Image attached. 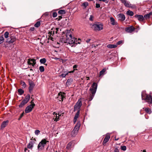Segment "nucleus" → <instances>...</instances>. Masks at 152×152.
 <instances>
[{"label": "nucleus", "instance_id": "obj_1", "mask_svg": "<svg viewBox=\"0 0 152 152\" xmlns=\"http://www.w3.org/2000/svg\"><path fill=\"white\" fill-rule=\"evenodd\" d=\"M66 32V39H61V42L63 43L69 44L72 47L74 46L75 45H76L77 43H75V40H76L74 37H73L71 34V31L69 30H67Z\"/></svg>", "mask_w": 152, "mask_h": 152}, {"label": "nucleus", "instance_id": "obj_2", "mask_svg": "<svg viewBox=\"0 0 152 152\" xmlns=\"http://www.w3.org/2000/svg\"><path fill=\"white\" fill-rule=\"evenodd\" d=\"M97 88V85L94 82L89 89V91L92 94H90L88 98V101H90L93 99L96 93Z\"/></svg>", "mask_w": 152, "mask_h": 152}, {"label": "nucleus", "instance_id": "obj_3", "mask_svg": "<svg viewBox=\"0 0 152 152\" xmlns=\"http://www.w3.org/2000/svg\"><path fill=\"white\" fill-rule=\"evenodd\" d=\"M48 142L49 141L46 140L45 139H42L38 145L37 148L38 150L40 151L44 149V146L46 144L47 142Z\"/></svg>", "mask_w": 152, "mask_h": 152}, {"label": "nucleus", "instance_id": "obj_4", "mask_svg": "<svg viewBox=\"0 0 152 152\" xmlns=\"http://www.w3.org/2000/svg\"><path fill=\"white\" fill-rule=\"evenodd\" d=\"M92 28L95 31H101L103 29V25L100 23L98 22L94 24Z\"/></svg>", "mask_w": 152, "mask_h": 152}, {"label": "nucleus", "instance_id": "obj_5", "mask_svg": "<svg viewBox=\"0 0 152 152\" xmlns=\"http://www.w3.org/2000/svg\"><path fill=\"white\" fill-rule=\"evenodd\" d=\"M30 98V96L29 94L27 95L22 101L21 103L19 105V107H23L24 105L26 104L29 101Z\"/></svg>", "mask_w": 152, "mask_h": 152}, {"label": "nucleus", "instance_id": "obj_6", "mask_svg": "<svg viewBox=\"0 0 152 152\" xmlns=\"http://www.w3.org/2000/svg\"><path fill=\"white\" fill-rule=\"evenodd\" d=\"M16 40V38L15 35L13 34H12L10 35V38L7 39V42L9 44L12 43Z\"/></svg>", "mask_w": 152, "mask_h": 152}, {"label": "nucleus", "instance_id": "obj_7", "mask_svg": "<svg viewBox=\"0 0 152 152\" xmlns=\"http://www.w3.org/2000/svg\"><path fill=\"white\" fill-rule=\"evenodd\" d=\"M82 105V102L81 99H79L77 102L76 104L74 106V111L80 110V108Z\"/></svg>", "mask_w": 152, "mask_h": 152}, {"label": "nucleus", "instance_id": "obj_8", "mask_svg": "<svg viewBox=\"0 0 152 152\" xmlns=\"http://www.w3.org/2000/svg\"><path fill=\"white\" fill-rule=\"evenodd\" d=\"M35 105V104L28 106L25 109V112L26 113H28L31 112Z\"/></svg>", "mask_w": 152, "mask_h": 152}, {"label": "nucleus", "instance_id": "obj_9", "mask_svg": "<svg viewBox=\"0 0 152 152\" xmlns=\"http://www.w3.org/2000/svg\"><path fill=\"white\" fill-rule=\"evenodd\" d=\"M65 93L60 92L58 94V98L59 100L61 101H62L63 99L65 97Z\"/></svg>", "mask_w": 152, "mask_h": 152}, {"label": "nucleus", "instance_id": "obj_10", "mask_svg": "<svg viewBox=\"0 0 152 152\" xmlns=\"http://www.w3.org/2000/svg\"><path fill=\"white\" fill-rule=\"evenodd\" d=\"M121 2L123 3L125 6L128 7H132V5L130 4L129 2L126 0H120Z\"/></svg>", "mask_w": 152, "mask_h": 152}, {"label": "nucleus", "instance_id": "obj_11", "mask_svg": "<svg viewBox=\"0 0 152 152\" xmlns=\"http://www.w3.org/2000/svg\"><path fill=\"white\" fill-rule=\"evenodd\" d=\"M135 30L134 28L132 26H129L125 28V31L128 33H131L134 31Z\"/></svg>", "mask_w": 152, "mask_h": 152}, {"label": "nucleus", "instance_id": "obj_12", "mask_svg": "<svg viewBox=\"0 0 152 152\" xmlns=\"http://www.w3.org/2000/svg\"><path fill=\"white\" fill-rule=\"evenodd\" d=\"M28 64L29 65H31L34 66L36 64V60L34 59L29 58L27 61Z\"/></svg>", "mask_w": 152, "mask_h": 152}, {"label": "nucleus", "instance_id": "obj_13", "mask_svg": "<svg viewBox=\"0 0 152 152\" xmlns=\"http://www.w3.org/2000/svg\"><path fill=\"white\" fill-rule=\"evenodd\" d=\"M29 86L28 88L29 91V92L31 93L35 86V84L33 82L30 81L29 82Z\"/></svg>", "mask_w": 152, "mask_h": 152}, {"label": "nucleus", "instance_id": "obj_14", "mask_svg": "<svg viewBox=\"0 0 152 152\" xmlns=\"http://www.w3.org/2000/svg\"><path fill=\"white\" fill-rule=\"evenodd\" d=\"M134 17L137 18L138 20L140 22L144 20L143 16L141 15H136Z\"/></svg>", "mask_w": 152, "mask_h": 152}, {"label": "nucleus", "instance_id": "obj_15", "mask_svg": "<svg viewBox=\"0 0 152 152\" xmlns=\"http://www.w3.org/2000/svg\"><path fill=\"white\" fill-rule=\"evenodd\" d=\"M110 135L109 134H106V136L103 142V145H104L108 141L110 138Z\"/></svg>", "mask_w": 152, "mask_h": 152}, {"label": "nucleus", "instance_id": "obj_16", "mask_svg": "<svg viewBox=\"0 0 152 152\" xmlns=\"http://www.w3.org/2000/svg\"><path fill=\"white\" fill-rule=\"evenodd\" d=\"M34 141L33 140L31 141L27 145V148H28L32 149L33 147V145L34 143Z\"/></svg>", "mask_w": 152, "mask_h": 152}, {"label": "nucleus", "instance_id": "obj_17", "mask_svg": "<svg viewBox=\"0 0 152 152\" xmlns=\"http://www.w3.org/2000/svg\"><path fill=\"white\" fill-rule=\"evenodd\" d=\"M118 18L119 20L121 21H124L125 19L124 15L123 14H120L118 15Z\"/></svg>", "mask_w": 152, "mask_h": 152}, {"label": "nucleus", "instance_id": "obj_18", "mask_svg": "<svg viewBox=\"0 0 152 152\" xmlns=\"http://www.w3.org/2000/svg\"><path fill=\"white\" fill-rule=\"evenodd\" d=\"M9 122V121L7 120L6 121H4L1 124V129L4 128L8 124Z\"/></svg>", "mask_w": 152, "mask_h": 152}, {"label": "nucleus", "instance_id": "obj_19", "mask_svg": "<svg viewBox=\"0 0 152 152\" xmlns=\"http://www.w3.org/2000/svg\"><path fill=\"white\" fill-rule=\"evenodd\" d=\"M115 19L113 17H110V21L111 24L114 26V25H116L117 24V22L115 21Z\"/></svg>", "mask_w": 152, "mask_h": 152}, {"label": "nucleus", "instance_id": "obj_20", "mask_svg": "<svg viewBox=\"0 0 152 152\" xmlns=\"http://www.w3.org/2000/svg\"><path fill=\"white\" fill-rule=\"evenodd\" d=\"M80 113V110H78L77 112L75 114L74 120V123H75L76 122L77 118H78Z\"/></svg>", "mask_w": 152, "mask_h": 152}, {"label": "nucleus", "instance_id": "obj_21", "mask_svg": "<svg viewBox=\"0 0 152 152\" xmlns=\"http://www.w3.org/2000/svg\"><path fill=\"white\" fill-rule=\"evenodd\" d=\"M80 126V122H77V123L76 124L74 128V129L73 130H76L78 132V130H79V128Z\"/></svg>", "mask_w": 152, "mask_h": 152}, {"label": "nucleus", "instance_id": "obj_22", "mask_svg": "<svg viewBox=\"0 0 152 152\" xmlns=\"http://www.w3.org/2000/svg\"><path fill=\"white\" fill-rule=\"evenodd\" d=\"M59 29L58 28H56L55 29L54 31H52L50 32V34L49 35V36H51V35L53 34H54V32H55L56 33V34L57 32L58 31Z\"/></svg>", "mask_w": 152, "mask_h": 152}, {"label": "nucleus", "instance_id": "obj_23", "mask_svg": "<svg viewBox=\"0 0 152 152\" xmlns=\"http://www.w3.org/2000/svg\"><path fill=\"white\" fill-rule=\"evenodd\" d=\"M117 45L109 44L107 45V47L109 48H115L117 47Z\"/></svg>", "mask_w": 152, "mask_h": 152}, {"label": "nucleus", "instance_id": "obj_24", "mask_svg": "<svg viewBox=\"0 0 152 152\" xmlns=\"http://www.w3.org/2000/svg\"><path fill=\"white\" fill-rule=\"evenodd\" d=\"M53 115H56V118L55 119L54 121H57L59 120V117L61 115H59V114H58V116L57 115V114L55 112H54L53 113Z\"/></svg>", "mask_w": 152, "mask_h": 152}, {"label": "nucleus", "instance_id": "obj_25", "mask_svg": "<svg viewBox=\"0 0 152 152\" xmlns=\"http://www.w3.org/2000/svg\"><path fill=\"white\" fill-rule=\"evenodd\" d=\"M78 132V131H77L76 130H73L71 133V135L73 137H75V135L77 134Z\"/></svg>", "mask_w": 152, "mask_h": 152}, {"label": "nucleus", "instance_id": "obj_26", "mask_svg": "<svg viewBox=\"0 0 152 152\" xmlns=\"http://www.w3.org/2000/svg\"><path fill=\"white\" fill-rule=\"evenodd\" d=\"M72 142H69L67 145L66 148L69 150L71 149L72 145Z\"/></svg>", "mask_w": 152, "mask_h": 152}, {"label": "nucleus", "instance_id": "obj_27", "mask_svg": "<svg viewBox=\"0 0 152 152\" xmlns=\"http://www.w3.org/2000/svg\"><path fill=\"white\" fill-rule=\"evenodd\" d=\"M73 79L72 78L68 79L66 82V84L67 85H70L72 82Z\"/></svg>", "mask_w": 152, "mask_h": 152}, {"label": "nucleus", "instance_id": "obj_28", "mask_svg": "<svg viewBox=\"0 0 152 152\" xmlns=\"http://www.w3.org/2000/svg\"><path fill=\"white\" fill-rule=\"evenodd\" d=\"M126 14L127 15H130V16H132L134 15L133 12L130 10H128L126 12Z\"/></svg>", "mask_w": 152, "mask_h": 152}, {"label": "nucleus", "instance_id": "obj_29", "mask_svg": "<svg viewBox=\"0 0 152 152\" xmlns=\"http://www.w3.org/2000/svg\"><path fill=\"white\" fill-rule=\"evenodd\" d=\"M152 14V13L151 12H150L148 14L145 15H144V18H145L146 19H148L150 17V16Z\"/></svg>", "mask_w": 152, "mask_h": 152}, {"label": "nucleus", "instance_id": "obj_30", "mask_svg": "<svg viewBox=\"0 0 152 152\" xmlns=\"http://www.w3.org/2000/svg\"><path fill=\"white\" fill-rule=\"evenodd\" d=\"M145 110L147 113L149 114H151V110L147 108H145Z\"/></svg>", "mask_w": 152, "mask_h": 152}, {"label": "nucleus", "instance_id": "obj_31", "mask_svg": "<svg viewBox=\"0 0 152 152\" xmlns=\"http://www.w3.org/2000/svg\"><path fill=\"white\" fill-rule=\"evenodd\" d=\"M18 91L20 95H22L24 92V91L21 88L18 89Z\"/></svg>", "mask_w": 152, "mask_h": 152}, {"label": "nucleus", "instance_id": "obj_32", "mask_svg": "<svg viewBox=\"0 0 152 152\" xmlns=\"http://www.w3.org/2000/svg\"><path fill=\"white\" fill-rule=\"evenodd\" d=\"M39 61L41 64H44L46 62V60L45 58H43L41 59Z\"/></svg>", "mask_w": 152, "mask_h": 152}, {"label": "nucleus", "instance_id": "obj_33", "mask_svg": "<svg viewBox=\"0 0 152 152\" xmlns=\"http://www.w3.org/2000/svg\"><path fill=\"white\" fill-rule=\"evenodd\" d=\"M20 85L22 86L23 88H25L26 86V85L25 82L23 81L21 82Z\"/></svg>", "mask_w": 152, "mask_h": 152}, {"label": "nucleus", "instance_id": "obj_34", "mask_svg": "<svg viewBox=\"0 0 152 152\" xmlns=\"http://www.w3.org/2000/svg\"><path fill=\"white\" fill-rule=\"evenodd\" d=\"M65 11L64 10H61L58 11V13L60 14H65Z\"/></svg>", "mask_w": 152, "mask_h": 152}, {"label": "nucleus", "instance_id": "obj_35", "mask_svg": "<svg viewBox=\"0 0 152 152\" xmlns=\"http://www.w3.org/2000/svg\"><path fill=\"white\" fill-rule=\"evenodd\" d=\"M39 70L40 72H43L45 70V69L43 66H41L39 67Z\"/></svg>", "mask_w": 152, "mask_h": 152}, {"label": "nucleus", "instance_id": "obj_36", "mask_svg": "<svg viewBox=\"0 0 152 152\" xmlns=\"http://www.w3.org/2000/svg\"><path fill=\"white\" fill-rule=\"evenodd\" d=\"M88 2H85L82 4V6L84 7L85 8L87 6H88Z\"/></svg>", "mask_w": 152, "mask_h": 152}, {"label": "nucleus", "instance_id": "obj_37", "mask_svg": "<svg viewBox=\"0 0 152 152\" xmlns=\"http://www.w3.org/2000/svg\"><path fill=\"white\" fill-rule=\"evenodd\" d=\"M40 25V21H37L34 25V26L36 27H38Z\"/></svg>", "mask_w": 152, "mask_h": 152}, {"label": "nucleus", "instance_id": "obj_38", "mask_svg": "<svg viewBox=\"0 0 152 152\" xmlns=\"http://www.w3.org/2000/svg\"><path fill=\"white\" fill-rule=\"evenodd\" d=\"M9 33L8 31H6L5 32L4 35L5 38H7L9 37Z\"/></svg>", "mask_w": 152, "mask_h": 152}, {"label": "nucleus", "instance_id": "obj_39", "mask_svg": "<svg viewBox=\"0 0 152 152\" xmlns=\"http://www.w3.org/2000/svg\"><path fill=\"white\" fill-rule=\"evenodd\" d=\"M106 69H102L99 73L100 74V75L101 76L103 75L104 73L106 71Z\"/></svg>", "mask_w": 152, "mask_h": 152}, {"label": "nucleus", "instance_id": "obj_40", "mask_svg": "<svg viewBox=\"0 0 152 152\" xmlns=\"http://www.w3.org/2000/svg\"><path fill=\"white\" fill-rule=\"evenodd\" d=\"M74 72V70L67 72L66 71H64V73L66 76V75H68V74L69 73H73Z\"/></svg>", "mask_w": 152, "mask_h": 152}, {"label": "nucleus", "instance_id": "obj_41", "mask_svg": "<svg viewBox=\"0 0 152 152\" xmlns=\"http://www.w3.org/2000/svg\"><path fill=\"white\" fill-rule=\"evenodd\" d=\"M4 39L3 37H0V44L2 43L4 41Z\"/></svg>", "mask_w": 152, "mask_h": 152}, {"label": "nucleus", "instance_id": "obj_42", "mask_svg": "<svg viewBox=\"0 0 152 152\" xmlns=\"http://www.w3.org/2000/svg\"><path fill=\"white\" fill-rule=\"evenodd\" d=\"M121 148L122 150L125 151L126 150V147L125 145L121 146Z\"/></svg>", "mask_w": 152, "mask_h": 152}, {"label": "nucleus", "instance_id": "obj_43", "mask_svg": "<svg viewBox=\"0 0 152 152\" xmlns=\"http://www.w3.org/2000/svg\"><path fill=\"white\" fill-rule=\"evenodd\" d=\"M34 133L36 135H38L40 133V131L38 130H36L35 131Z\"/></svg>", "mask_w": 152, "mask_h": 152}, {"label": "nucleus", "instance_id": "obj_44", "mask_svg": "<svg viewBox=\"0 0 152 152\" xmlns=\"http://www.w3.org/2000/svg\"><path fill=\"white\" fill-rule=\"evenodd\" d=\"M57 15V14L56 12H54L53 14V17L54 18L56 17Z\"/></svg>", "mask_w": 152, "mask_h": 152}, {"label": "nucleus", "instance_id": "obj_45", "mask_svg": "<svg viewBox=\"0 0 152 152\" xmlns=\"http://www.w3.org/2000/svg\"><path fill=\"white\" fill-rule=\"evenodd\" d=\"M123 41L122 40L118 42L117 43V45H119L123 43Z\"/></svg>", "mask_w": 152, "mask_h": 152}, {"label": "nucleus", "instance_id": "obj_46", "mask_svg": "<svg viewBox=\"0 0 152 152\" xmlns=\"http://www.w3.org/2000/svg\"><path fill=\"white\" fill-rule=\"evenodd\" d=\"M100 4H99L96 3V7L97 8H99L100 7Z\"/></svg>", "mask_w": 152, "mask_h": 152}, {"label": "nucleus", "instance_id": "obj_47", "mask_svg": "<svg viewBox=\"0 0 152 152\" xmlns=\"http://www.w3.org/2000/svg\"><path fill=\"white\" fill-rule=\"evenodd\" d=\"M66 75L64 74L63 73L61 74L60 75V76L61 77H66Z\"/></svg>", "mask_w": 152, "mask_h": 152}, {"label": "nucleus", "instance_id": "obj_48", "mask_svg": "<svg viewBox=\"0 0 152 152\" xmlns=\"http://www.w3.org/2000/svg\"><path fill=\"white\" fill-rule=\"evenodd\" d=\"M114 152H119V150L117 148H115L114 149Z\"/></svg>", "mask_w": 152, "mask_h": 152}, {"label": "nucleus", "instance_id": "obj_49", "mask_svg": "<svg viewBox=\"0 0 152 152\" xmlns=\"http://www.w3.org/2000/svg\"><path fill=\"white\" fill-rule=\"evenodd\" d=\"M93 17V16L92 15H91L90 16L89 18V20L91 21H92Z\"/></svg>", "mask_w": 152, "mask_h": 152}, {"label": "nucleus", "instance_id": "obj_50", "mask_svg": "<svg viewBox=\"0 0 152 152\" xmlns=\"http://www.w3.org/2000/svg\"><path fill=\"white\" fill-rule=\"evenodd\" d=\"M77 65H75L73 66V68L74 69V71L75 70V68H76L77 67Z\"/></svg>", "mask_w": 152, "mask_h": 152}, {"label": "nucleus", "instance_id": "obj_51", "mask_svg": "<svg viewBox=\"0 0 152 152\" xmlns=\"http://www.w3.org/2000/svg\"><path fill=\"white\" fill-rule=\"evenodd\" d=\"M91 39H87L86 40V42L87 43H88L90 41Z\"/></svg>", "mask_w": 152, "mask_h": 152}, {"label": "nucleus", "instance_id": "obj_52", "mask_svg": "<svg viewBox=\"0 0 152 152\" xmlns=\"http://www.w3.org/2000/svg\"><path fill=\"white\" fill-rule=\"evenodd\" d=\"M99 1H102L104 2H105L106 1L107 2V0H98Z\"/></svg>", "mask_w": 152, "mask_h": 152}, {"label": "nucleus", "instance_id": "obj_53", "mask_svg": "<svg viewBox=\"0 0 152 152\" xmlns=\"http://www.w3.org/2000/svg\"><path fill=\"white\" fill-rule=\"evenodd\" d=\"M33 99L31 101V104L30 105H32V104H34V102H33Z\"/></svg>", "mask_w": 152, "mask_h": 152}, {"label": "nucleus", "instance_id": "obj_54", "mask_svg": "<svg viewBox=\"0 0 152 152\" xmlns=\"http://www.w3.org/2000/svg\"><path fill=\"white\" fill-rule=\"evenodd\" d=\"M23 115V113H22L21 115H20V118H21Z\"/></svg>", "mask_w": 152, "mask_h": 152}, {"label": "nucleus", "instance_id": "obj_55", "mask_svg": "<svg viewBox=\"0 0 152 152\" xmlns=\"http://www.w3.org/2000/svg\"><path fill=\"white\" fill-rule=\"evenodd\" d=\"M119 138H116V137H115V140H119Z\"/></svg>", "mask_w": 152, "mask_h": 152}, {"label": "nucleus", "instance_id": "obj_56", "mask_svg": "<svg viewBox=\"0 0 152 152\" xmlns=\"http://www.w3.org/2000/svg\"><path fill=\"white\" fill-rule=\"evenodd\" d=\"M27 150V148H25L24 149V151L26 152V151Z\"/></svg>", "mask_w": 152, "mask_h": 152}, {"label": "nucleus", "instance_id": "obj_57", "mask_svg": "<svg viewBox=\"0 0 152 152\" xmlns=\"http://www.w3.org/2000/svg\"><path fill=\"white\" fill-rule=\"evenodd\" d=\"M59 19H61L62 18V17L61 16H59Z\"/></svg>", "mask_w": 152, "mask_h": 152}, {"label": "nucleus", "instance_id": "obj_58", "mask_svg": "<svg viewBox=\"0 0 152 152\" xmlns=\"http://www.w3.org/2000/svg\"><path fill=\"white\" fill-rule=\"evenodd\" d=\"M142 152H146L145 150H144Z\"/></svg>", "mask_w": 152, "mask_h": 152}, {"label": "nucleus", "instance_id": "obj_59", "mask_svg": "<svg viewBox=\"0 0 152 152\" xmlns=\"http://www.w3.org/2000/svg\"><path fill=\"white\" fill-rule=\"evenodd\" d=\"M34 28H31V31H33V30H34Z\"/></svg>", "mask_w": 152, "mask_h": 152}, {"label": "nucleus", "instance_id": "obj_60", "mask_svg": "<svg viewBox=\"0 0 152 152\" xmlns=\"http://www.w3.org/2000/svg\"><path fill=\"white\" fill-rule=\"evenodd\" d=\"M87 80H89V77H87Z\"/></svg>", "mask_w": 152, "mask_h": 152}, {"label": "nucleus", "instance_id": "obj_61", "mask_svg": "<svg viewBox=\"0 0 152 152\" xmlns=\"http://www.w3.org/2000/svg\"><path fill=\"white\" fill-rule=\"evenodd\" d=\"M33 137H32V138H31V140H33Z\"/></svg>", "mask_w": 152, "mask_h": 152}, {"label": "nucleus", "instance_id": "obj_62", "mask_svg": "<svg viewBox=\"0 0 152 152\" xmlns=\"http://www.w3.org/2000/svg\"><path fill=\"white\" fill-rule=\"evenodd\" d=\"M52 39H53V38H51V40H53Z\"/></svg>", "mask_w": 152, "mask_h": 152}, {"label": "nucleus", "instance_id": "obj_63", "mask_svg": "<svg viewBox=\"0 0 152 152\" xmlns=\"http://www.w3.org/2000/svg\"><path fill=\"white\" fill-rule=\"evenodd\" d=\"M34 139V141H36V140L35 139Z\"/></svg>", "mask_w": 152, "mask_h": 152}, {"label": "nucleus", "instance_id": "obj_64", "mask_svg": "<svg viewBox=\"0 0 152 152\" xmlns=\"http://www.w3.org/2000/svg\"><path fill=\"white\" fill-rule=\"evenodd\" d=\"M112 0L113 1H114V0Z\"/></svg>", "mask_w": 152, "mask_h": 152}]
</instances>
